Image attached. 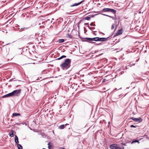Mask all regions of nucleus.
<instances>
[{"label":"nucleus","instance_id":"obj_2","mask_svg":"<svg viewBox=\"0 0 149 149\" xmlns=\"http://www.w3.org/2000/svg\"><path fill=\"white\" fill-rule=\"evenodd\" d=\"M110 36H109L107 38H100L99 37H97L95 38H84V41L88 42V41H105L108 40L109 39H110Z\"/></svg>","mask_w":149,"mask_h":149},{"label":"nucleus","instance_id":"obj_16","mask_svg":"<svg viewBox=\"0 0 149 149\" xmlns=\"http://www.w3.org/2000/svg\"><path fill=\"white\" fill-rule=\"evenodd\" d=\"M109 8H104L102 10V12H108L109 11Z\"/></svg>","mask_w":149,"mask_h":149},{"label":"nucleus","instance_id":"obj_5","mask_svg":"<svg viewBox=\"0 0 149 149\" xmlns=\"http://www.w3.org/2000/svg\"><path fill=\"white\" fill-rule=\"evenodd\" d=\"M130 119L138 123H141L142 121V119L141 118H136L134 117H132L130 118Z\"/></svg>","mask_w":149,"mask_h":149},{"label":"nucleus","instance_id":"obj_8","mask_svg":"<svg viewBox=\"0 0 149 149\" xmlns=\"http://www.w3.org/2000/svg\"><path fill=\"white\" fill-rule=\"evenodd\" d=\"M69 125L68 124H66L65 125H60L59 128L60 129H63L67 125Z\"/></svg>","mask_w":149,"mask_h":149},{"label":"nucleus","instance_id":"obj_19","mask_svg":"<svg viewBox=\"0 0 149 149\" xmlns=\"http://www.w3.org/2000/svg\"><path fill=\"white\" fill-rule=\"evenodd\" d=\"M17 147L18 149H22V146L20 144H17Z\"/></svg>","mask_w":149,"mask_h":149},{"label":"nucleus","instance_id":"obj_4","mask_svg":"<svg viewBox=\"0 0 149 149\" xmlns=\"http://www.w3.org/2000/svg\"><path fill=\"white\" fill-rule=\"evenodd\" d=\"M110 148L111 149H124V148L123 146L121 147H118L117 145L113 144L110 145Z\"/></svg>","mask_w":149,"mask_h":149},{"label":"nucleus","instance_id":"obj_25","mask_svg":"<svg viewBox=\"0 0 149 149\" xmlns=\"http://www.w3.org/2000/svg\"><path fill=\"white\" fill-rule=\"evenodd\" d=\"M111 18L113 19V20H116V18L115 17H111Z\"/></svg>","mask_w":149,"mask_h":149},{"label":"nucleus","instance_id":"obj_34","mask_svg":"<svg viewBox=\"0 0 149 149\" xmlns=\"http://www.w3.org/2000/svg\"><path fill=\"white\" fill-rule=\"evenodd\" d=\"M8 45V44H7L6 45Z\"/></svg>","mask_w":149,"mask_h":149},{"label":"nucleus","instance_id":"obj_29","mask_svg":"<svg viewBox=\"0 0 149 149\" xmlns=\"http://www.w3.org/2000/svg\"><path fill=\"white\" fill-rule=\"evenodd\" d=\"M61 149H64V148H61Z\"/></svg>","mask_w":149,"mask_h":149},{"label":"nucleus","instance_id":"obj_20","mask_svg":"<svg viewBox=\"0 0 149 149\" xmlns=\"http://www.w3.org/2000/svg\"><path fill=\"white\" fill-rule=\"evenodd\" d=\"M28 29V28H26V27H23V28H21L19 30V31H24L26 29Z\"/></svg>","mask_w":149,"mask_h":149},{"label":"nucleus","instance_id":"obj_17","mask_svg":"<svg viewBox=\"0 0 149 149\" xmlns=\"http://www.w3.org/2000/svg\"><path fill=\"white\" fill-rule=\"evenodd\" d=\"M64 40L63 39H60L58 40V42L59 43H61L64 42Z\"/></svg>","mask_w":149,"mask_h":149},{"label":"nucleus","instance_id":"obj_28","mask_svg":"<svg viewBox=\"0 0 149 149\" xmlns=\"http://www.w3.org/2000/svg\"><path fill=\"white\" fill-rule=\"evenodd\" d=\"M139 59H138V60H137L136 61V62H137V61H139Z\"/></svg>","mask_w":149,"mask_h":149},{"label":"nucleus","instance_id":"obj_10","mask_svg":"<svg viewBox=\"0 0 149 149\" xmlns=\"http://www.w3.org/2000/svg\"><path fill=\"white\" fill-rule=\"evenodd\" d=\"M117 25H116L115 24H113L112 25V26H111V29L113 30L115 28V29H114V31H115L117 29Z\"/></svg>","mask_w":149,"mask_h":149},{"label":"nucleus","instance_id":"obj_31","mask_svg":"<svg viewBox=\"0 0 149 149\" xmlns=\"http://www.w3.org/2000/svg\"><path fill=\"white\" fill-rule=\"evenodd\" d=\"M91 43H94V42H91Z\"/></svg>","mask_w":149,"mask_h":149},{"label":"nucleus","instance_id":"obj_18","mask_svg":"<svg viewBox=\"0 0 149 149\" xmlns=\"http://www.w3.org/2000/svg\"><path fill=\"white\" fill-rule=\"evenodd\" d=\"M66 56L63 55V56H61V57H60L56 59L59 60L63 58H66Z\"/></svg>","mask_w":149,"mask_h":149},{"label":"nucleus","instance_id":"obj_21","mask_svg":"<svg viewBox=\"0 0 149 149\" xmlns=\"http://www.w3.org/2000/svg\"><path fill=\"white\" fill-rule=\"evenodd\" d=\"M90 17H86L85 18V19L88 20H90Z\"/></svg>","mask_w":149,"mask_h":149},{"label":"nucleus","instance_id":"obj_6","mask_svg":"<svg viewBox=\"0 0 149 149\" xmlns=\"http://www.w3.org/2000/svg\"><path fill=\"white\" fill-rule=\"evenodd\" d=\"M84 0H82L79 3H75L73 4H72L70 6V7H72L74 6H77L79 5H80L81 4L82 2H84Z\"/></svg>","mask_w":149,"mask_h":149},{"label":"nucleus","instance_id":"obj_33","mask_svg":"<svg viewBox=\"0 0 149 149\" xmlns=\"http://www.w3.org/2000/svg\"><path fill=\"white\" fill-rule=\"evenodd\" d=\"M122 144H123V145H125V144H123V143H122Z\"/></svg>","mask_w":149,"mask_h":149},{"label":"nucleus","instance_id":"obj_3","mask_svg":"<svg viewBox=\"0 0 149 149\" xmlns=\"http://www.w3.org/2000/svg\"><path fill=\"white\" fill-rule=\"evenodd\" d=\"M21 89H18L13 91L11 92L12 96H18L19 95L21 91Z\"/></svg>","mask_w":149,"mask_h":149},{"label":"nucleus","instance_id":"obj_12","mask_svg":"<svg viewBox=\"0 0 149 149\" xmlns=\"http://www.w3.org/2000/svg\"><path fill=\"white\" fill-rule=\"evenodd\" d=\"M20 114L19 113H13L12 114V116L13 117H15L16 116H20Z\"/></svg>","mask_w":149,"mask_h":149},{"label":"nucleus","instance_id":"obj_23","mask_svg":"<svg viewBox=\"0 0 149 149\" xmlns=\"http://www.w3.org/2000/svg\"><path fill=\"white\" fill-rule=\"evenodd\" d=\"M139 142V141H138L137 140H136L133 141L132 142V143H136V142Z\"/></svg>","mask_w":149,"mask_h":149},{"label":"nucleus","instance_id":"obj_11","mask_svg":"<svg viewBox=\"0 0 149 149\" xmlns=\"http://www.w3.org/2000/svg\"><path fill=\"white\" fill-rule=\"evenodd\" d=\"M122 29L118 30V31L117 32V33H116V36H117V35H119L121 34L122 33ZM115 36H116V35H115Z\"/></svg>","mask_w":149,"mask_h":149},{"label":"nucleus","instance_id":"obj_14","mask_svg":"<svg viewBox=\"0 0 149 149\" xmlns=\"http://www.w3.org/2000/svg\"><path fill=\"white\" fill-rule=\"evenodd\" d=\"M15 142L16 144H17L19 143L18 139L17 136L16 135L15 136Z\"/></svg>","mask_w":149,"mask_h":149},{"label":"nucleus","instance_id":"obj_32","mask_svg":"<svg viewBox=\"0 0 149 149\" xmlns=\"http://www.w3.org/2000/svg\"><path fill=\"white\" fill-rule=\"evenodd\" d=\"M68 13V14H70V13Z\"/></svg>","mask_w":149,"mask_h":149},{"label":"nucleus","instance_id":"obj_27","mask_svg":"<svg viewBox=\"0 0 149 149\" xmlns=\"http://www.w3.org/2000/svg\"><path fill=\"white\" fill-rule=\"evenodd\" d=\"M94 29V28H93V27H91V28H90V29H91V30H93V29Z\"/></svg>","mask_w":149,"mask_h":149},{"label":"nucleus","instance_id":"obj_7","mask_svg":"<svg viewBox=\"0 0 149 149\" xmlns=\"http://www.w3.org/2000/svg\"><path fill=\"white\" fill-rule=\"evenodd\" d=\"M48 149H52L53 144L52 143L49 142L48 144Z\"/></svg>","mask_w":149,"mask_h":149},{"label":"nucleus","instance_id":"obj_1","mask_svg":"<svg viewBox=\"0 0 149 149\" xmlns=\"http://www.w3.org/2000/svg\"><path fill=\"white\" fill-rule=\"evenodd\" d=\"M71 60L69 58L65 59L64 62L60 65V68L63 70H66L68 69L70 66Z\"/></svg>","mask_w":149,"mask_h":149},{"label":"nucleus","instance_id":"obj_30","mask_svg":"<svg viewBox=\"0 0 149 149\" xmlns=\"http://www.w3.org/2000/svg\"><path fill=\"white\" fill-rule=\"evenodd\" d=\"M42 28H43V27H44V26H42Z\"/></svg>","mask_w":149,"mask_h":149},{"label":"nucleus","instance_id":"obj_22","mask_svg":"<svg viewBox=\"0 0 149 149\" xmlns=\"http://www.w3.org/2000/svg\"><path fill=\"white\" fill-rule=\"evenodd\" d=\"M66 37L67 38H72V36L69 34L66 35Z\"/></svg>","mask_w":149,"mask_h":149},{"label":"nucleus","instance_id":"obj_13","mask_svg":"<svg viewBox=\"0 0 149 149\" xmlns=\"http://www.w3.org/2000/svg\"><path fill=\"white\" fill-rule=\"evenodd\" d=\"M9 135L10 136L13 137L14 136V131L13 130H11L9 134Z\"/></svg>","mask_w":149,"mask_h":149},{"label":"nucleus","instance_id":"obj_24","mask_svg":"<svg viewBox=\"0 0 149 149\" xmlns=\"http://www.w3.org/2000/svg\"><path fill=\"white\" fill-rule=\"evenodd\" d=\"M103 15H105V16H108V17H109L110 18H111V17H112V16H109V15H106V14H102Z\"/></svg>","mask_w":149,"mask_h":149},{"label":"nucleus","instance_id":"obj_26","mask_svg":"<svg viewBox=\"0 0 149 149\" xmlns=\"http://www.w3.org/2000/svg\"><path fill=\"white\" fill-rule=\"evenodd\" d=\"M130 127H136V126H134V125H131L130 126Z\"/></svg>","mask_w":149,"mask_h":149},{"label":"nucleus","instance_id":"obj_15","mask_svg":"<svg viewBox=\"0 0 149 149\" xmlns=\"http://www.w3.org/2000/svg\"><path fill=\"white\" fill-rule=\"evenodd\" d=\"M109 12L112 13L113 14H115L116 12V11L113 9L109 8Z\"/></svg>","mask_w":149,"mask_h":149},{"label":"nucleus","instance_id":"obj_9","mask_svg":"<svg viewBox=\"0 0 149 149\" xmlns=\"http://www.w3.org/2000/svg\"><path fill=\"white\" fill-rule=\"evenodd\" d=\"M12 94L11 93H8V94H7L6 95H4V96H3L2 97L3 98H5L6 97H9L10 96H12Z\"/></svg>","mask_w":149,"mask_h":149}]
</instances>
